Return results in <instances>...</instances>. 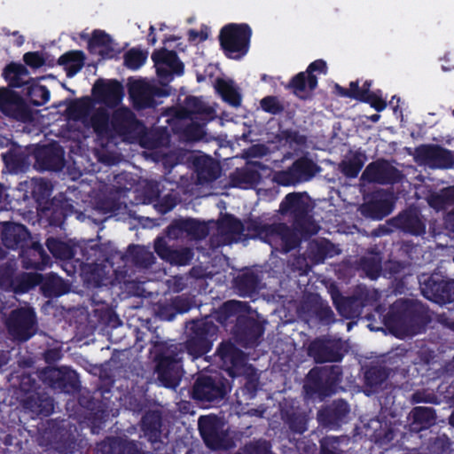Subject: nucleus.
Segmentation results:
<instances>
[{
    "label": "nucleus",
    "instance_id": "obj_1",
    "mask_svg": "<svg viewBox=\"0 0 454 454\" xmlns=\"http://www.w3.org/2000/svg\"><path fill=\"white\" fill-rule=\"evenodd\" d=\"M151 353L153 356L154 372L159 384L167 388L176 389L184 375L183 344L154 340L152 341Z\"/></svg>",
    "mask_w": 454,
    "mask_h": 454
},
{
    "label": "nucleus",
    "instance_id": "obj_2",
    "mask_svg": "<svg viewBox=\"0 0 454 454\" xmlns=\"http://www.w3.org/2000/svg\"><path fill=\"white\" fill-rule=\"evenodd\" d=\"M244 239H259L272 247H279L283 253H288L298 246L294 231L285 223H264L260 217L248 218L245 222Z\"/></svg>",
    "mask_w": 454,
    "mask_h": 454
},
{
    "label": "nucleus",
    "instance_id": "obj_3",
    "mask_svg": "<svg viewBox=\"0 0 454 454\" xmlns=\"http://www.w3.org/2000/svg\"><path fill=\"white\" fill-rule=\"evenodd\" d=\"M427 321V314L423 305L407 299L395 301L383 317L384 325L395 335L407 334Z\"/></svg>",
    "mask_w": 454,
    "mask_h": 454
},
{
    "label": "nucleus",
    "instance_id": "obj_4",
    "mask_svg": "<svg viewBox=\"0 0 454 454\" xmlns=\"http://www.w3.org/2000/svg\"><path fill=\"white\" fill-rule=\"evenodd\" d=\"M342 376L340 365L315 366L306 376L304 392L309 398L323 401L337 393Z\"/></svg>",
    "mask_w": 454,
    "mask_h": 454
},
{
    "label": "nucleus",
    "instance_id": "obj_5",
    "mask_svg": "<svg viewBox=\"0 0 454 454\" xmlns=\"http://www.w3.org/2000/svg\"><path fill=\"white\" fill-rule=\"evenodd\" d=\"M92 108L91 98L82 97L72 100L67 106V111L70 119L90 126L98 137H111V118L107 110L99 107L90 114Z\"/></svg>",
    "mask_w": 454,
    "mask_h": 454
},
{
    "label": "nucleus",
    "instance_id": "obj_6",
    "mask_svg": "<svg viewBox=\"0 0 454 454\" xmlns=\"http://www.w3.org/2000/svg\"><path fill=\"white\" fill-rule=\"evenodd\" d=\"M189 325L186 340L182 343L184 351L186 350L193 358H198L212 349L219 328L209 317L192 320Z\"/></svg>",
    "mask_w": 454,
    "mask_h": 454
},
{
    "label": "nucleus",
    "instance_id": "obj_7",
    "mask_svg": "<svg viewBox=\"0 0 454 454\" xmlns=\"http://www.w3.org/2000/svg\"><path fill=\"white\" fill-rule=\"evenodd\" d=\"M251 36L252 29L249 25L230 23L220 30V46L227 58L239 59L247 53Z\"/></svg>",
    "mask_w": 454,
    "mask_h": 454
},
{
    "label": "nucleus",
    "instance_id": "obj_8",
    "mask_svg": "<svg viewBox=\"0 0 454 454\" xmlns=\"http://www.w3.org/2000/svg\"><path fill=\"white\" fill-rule=\"evenodd\" d=\"M230 381L222 374L200 375L192 386V397L200 402H219L231 391Z\"/></svg>",
    "mask_w": 454,
    "mask_h": 454
},
{
    "label": "nucleus",
    "instance_id": "obj_9",
    "mask_svg": "<svg viewBox=\"0 0 454 454\" xmlns=\"http://www.w3.org/2000/svg\"><path fill=\"white\" fill-rule=\"evenodd\" d=\"M320 171V166L312 159L301 156L286 169L276 172L274 180L282 186L295 185L311 180Z\"/></svg>",
    "mask_w": 454,
    "mask_h": 454
},
{
    "label": "nucleus",
    "instance_id": "obj_10",
    "mask_svg": "<svg viewBox=\"0 0 454 454\" xmlns=\"http://www.w3.org/2000/svg\"><path fill=\"white\" fill-rule=\"evenodd\" d=\"M414 160L431 169H449L454 167V153L436 144H422L414 149Z\"/></svg>",
    "mask_w": 454,
    "mask_h": 454
},
{
    "label": "nucleus",
    "instance_id": "obj_11",
    "mask_svg": "<svg viewBox=\"0 0 454 454\" xmlns=\"http://www.w3.org/2000/svg\"><path fill=\"white\" fill-rule=\"evenodd\" d=\"M112 132L123 139H137L145 134L146 127L129 107L115 109L111 116Z\"/></svg>",
    "mask_w": 454,
    "mask_h": 454
},
{
    "label": "nucleus",
    "instance_id": "obj_12",
    "mask_svg": "<svg viewBox=\"0 0 454 454\" xmlns=\"http://www.w3.org/2000/svg\"><path fill=\"white\" fill-rule=\"evenodd\" d=\"M279 212L289 215L293 218L294 226L302 233L308 232V225L311 223L309 215V205L305 200L304 194L301 192H290L285 196L279 205Z\"/></svg>",
    "mask_w": 454,
    "mask_h": 454
},
{
    "label": "nucleus",
    "instance_id": "obj_13",
    "mask_svg": "<svg viewBox=\"0 0 454 454\" xmlns=\"http://www.w3.org/2000/svg\"><path fill=\"white\" fill-rule=\"evenodd\" d=\"M347 350L340 339L319 337L313 340L308 347V355L317 364L340 362Z\"/></svg>",
    "mask_w": 454,
    "mask_h": 454
},
{
    "label": "nucleus",
    "instance_id": "obj_14",
    "mask_svg": "<svg viewBox=\"0 0 454 454\" xmlns=\"http://www.w3.org/2000/svg\"><path fill=\"white\" fill-rule=\"evenodd\" d=\"M129 94L133 106L137 110H145L156 107L160 104L156 98L169 96V91L166 88L137 80L129 85Z\"/></svg>",
    "mask_w": 454,
    "mask_h": 454
},
{
    "label": "nucleus",
    "instance_id": "obj_15",
    "mask_svg": "<svg viewBox=\"0 0 454 454\" xmlns=\"http://www.w3.org/2000/svg\"><path fill=\"white\" fill-rule=\"evenodd\" d=\"M39 171H60L65 167V151L57 142L36 146L32 153Z\"/></svg>",
    "mask_w": 454,
    "mask_h": 454
},
{
    "label": "nucleus",
    "instance_id": "obj_16",
    "mask_svg": "<svg viewBox=\"0 0 454 454\" xmlns=\"http://www.w3.org/2000/svg\"><path fill=\"white\" fill-rule=\"evenodd\" d=\"M403 174L385 159L369 163L361 176V180L368 184H395L400 183Z\"/></svg>",
    "mask_w": 454,
    "mask_h": 454
},
{
    "label": "nucleus",
    "instance_id": "obj_17",
    "mask_svg": "<svg viewBox=\"0 0 454 454\" xmlns=\"http://www.w3.org/2000/svg\"><path fill=\"white\" fill-rule=\"evenodd\" d=\"M0 112L19 121L32 120L33 114L26 100L10 87L0 88Z\"/></svg>",
    "mask_w": 454,
    "mask_h": 454
},
{
    "label": "nucleus",
    "instance_id": "obj_18",
    "mask_svg": "<svg viewBox=\"0 0 454 454\" xmlns=\"http://www.w3.org/2000/svg\"><path fill=\"white\" fill-rule=\"evenodd\" d=\"M423 295L437 303L454 301V280H443L438 276L423 274L419 278Z\"/></svg>",
    "mask_w": 454,
    "mask_h": 454
},
{
    "label": "nucleus",
    "instance_id": "obj_19",
    "mask_svg": "<svg viewBox=\"0 0 454 454\" xmlns=\"http://www.w3.org/2000/svg\"><path fill=\"white\" fill-rule=\"evenodd\" d=\"M35 313L28 309H17L10 313L6 326L10 335L18 341L24 342L34 335Z\"/></svg>",
    "mask_w": 454,
    "mask_h": 454
},
{
    "label": "nucleus",
    "instance_id": "obj_20",
    "mask_svg": "<svg viewBox=\"0 0 454 454\" xmlns=\"http://www.w3.org/2000/svg\"><path fill=\"white\" fill-rule=\"evenodd\" d=\"M215 356L222 363V369L231 378L243 374L247 368L245 353L231 341H223L216 348Z\"/></svg>",
    "mask_w": 454,
    "mask_h": 454
},
{
    "label": "nucleus",
    "instance_id": "obj_21",
    "mask_svg": "<svg viewBox=\"0 0 454 454\" xmlns=\"http://www.w3.org/2000/svg\"><path fill=\"white\" fill-rule=\"evenodd\" d=\"M43 381L52 389L66 394H75L81 389L78 373L67 367L51 368L44 371Z\"/></svg>",
    "mask_w": 454,
    "mask_h": 454
},
{
    "label": "nucleus",
    "instance_id": "obj_22",
    "mask_svg": "<svg viewBox=\"0 0 454 454\" xmlns=\"http://www.w3.org/2000/svg\"><path fill=\"white\" fill-rule=\"evenodd\" d=\"M198 427L207 448L214 450L225 448L226 433L223 430V422L217 416H200Z\"/></svg>",
    "mask_w": 454,
    "mask_h": 454
},
{
    "label": "nucleus",
    "instance_id": "obj_23",
    "mask_svg": "<svg viewBox=\"0 0 454 454\" xmlns=\"http://www.w3.org/2000/svg\"><path fill=\"white\" fill-rule=\"evenodd\" d=\"M350 412L348 403L343 399L333 400L317 411L318 423L328 429L337 430L348 422Z\"/></svg>",
    "mask_w": 454,
    "mask_h": 454
},
{
    "label": "nucleus",
    "instance_id": "obj_24",
    "mask_svg": "<svg viewBox=\"0 0 454 454\" xmlns=\"http://www.w3.org/2000/svg\"><path fill=\"white\" fill-rule=\"evenodd\" d=\"M263 333V325L256 319L246 315L237 317L234 335L237 341L244 348L256 346Z\"/></svg>",
    "mask_w": 454,
    "mask_h": 454
},
{
    "label": "nucleus",
    "instance_id": "obj_25",
    "mask_svg": "<svg viewBox=\"0 0 454 454\" xmlns=\"http://www.w3.org/2000/svg\"><path fill=\"white\" fill-rule=\"evenodd\" d=\"M154 251L161 260L176 266L189 265L194 257L192 247L172 248L162 236H158L154 239Z\"/></svg>",
    "mask_w": 454,
    "mask_h": 454
},
{
    "label": "nucleus",
    "instance_id": "obj_26",
    "mask_svg": "<svg viewBox=\"0 0 454 454\" xmlns=\"http://www.w3.org/2000/svg\"><path fill=\"white\" fill-rule=\"evenodd\" d=\"M333 302L337 311L347 319L358 318L363 314L364 308L369 301L368 292H360L351 296L341 294H333Z\"/></svg>",
    "mask_w": 454,
    "mask_h": 454
},
{
    "label": "nucleus",
    "instance_id": "obj_27",
    "mask_svg": "<svg viewBox=\"0 0 454 454\" xmlns=\"http://www.w3.org/2000/svg\"><path fill=\"white\" fill-rule=\"evenodd\" d=\"M92 94L98 102L109 108H114L121 102L124 90L123 86L117 80L107 82L98 80L92 88Z\"/></svg>",
    "mask_w": 454,
    "mask_h": 454
},
{
    "label": "nucleus",
    "instance_id": "obj_28",
    "mask_svg": "<svg viewBox=\"0 0 454 454\" xmlns=\"http://www.w3.org/2000/svg\"><path fill=\"white\" fill-rule=\"evenodd\" d=\"M22 267L26 270H43L51 263V258L39 241L27 244L20 252Z\"/></svg>",
    "mask_w": 454,
    "mask_h": 454
},
{
    "label": "nucleus",
    "instance_id": "obj_29",
    "mask_svg": "<svg viewBox=\"0 0 454 454\" xmlns=\"http://www.w3.org/2000/svg\"><path fill=\"white\" fill-rule=\"evenodd\" d=\"M1 239L7 248L21 250L30 242L31 234L28 229L21 223L5 222L3 224Z\"/></svg>",
    "mask_w": 454,
    "mask_h": 454
},
{
    "label": "nucleus",
    "instance_id": "obj_30",
    "mask_svg": "<svg viewBox=\"0 0 454 454\" xmlns=\"http://www.w3.org/2000/svg\"><path fill=\"white\" fill-rule=\"evenodd\" d=\"M281 419L294 434H302L308 429V415L299 405L286 403L281 408Z\"/></svg>",
    "mask_w": 454,
    "mask_h": 454
},
{
    "label": "nucleus",
    "instance_id": "obj_31",
    "mask_svg": "<svg viewBox=\"0 0 454 454\" xmlns=\"http://www.w3.org/2000/svg\"><path fill=\"white\" fill-rule=\"evenodd\" d=\"M22 407L32 417L50 416L54 410V401L46 393H32L22 401Z\"/></svg>",
    "mask_w": 454,
    "mask_h": 454
},
{
    "label": "nucleus",
    "instance_id": "obj_32",
    "mask_svg": "<svg viewBox=\"0 0 454 454\" xmlns=\"http://www.w3.org/2000/svg\"><path fill=\"white\" fill-rule=\"evenodd\" d=\"M391 223L396 229L411 235H421L426 231L425 223L413 209L403 211L391 220Z\"/></svg>",
    "mask_w": 454,
    "mask_h": 454
},
{
    "label": "nucleus",
    "instance_id": "obj_33",
    "mask_svg": "<svg viewBox=\"0 0 454 454\" xmlns=\"http://www.w3.org/2000/svg\"><path fill=\"white\" fill-rule=\"evenodd\" d=\"M317 75H309L304 71L294 75L285 85V89L290 90L298 98L306 100L309 98V93L317 87Z\"/></svg>",
    "mask_w": 454,
    "mask_h": 454
},
{
    "label": "nucleus",
    "instance_id": "obj_34",
    "mask_svg": "<svg viewBox=\"0 0 454 454\" xmlns=\"http://www.w3.org/2000/svg\"><path fill=\"white\" fill-rule=\"evenodd\" d=\"M162 412L160 410H148L141 419V430L152 443L160 442Z\"/></svg>",
    "mask_w": 454,
    "mask_h": 454
},
{
    "label": "nucleus",
    "instance_id": "obj_35",
    "mask_svg": "<svg viewBox=\"0 0 454 454\" xmlns=\"http://www.w3.org/2000/svg\"><path fill=\"white\" fill-rule=\"evenodd\" d=\"M114 41L109 34L104 30L95 29L93 30L90 38L88 41V50L90 53L98 51V54L103 59H112L118 52L114 49Z\"/></svg>",
    "mask_w": 454,
    "mask_h": 454
},
{
    "label": "nucleus",
    "instance_id": "obj_36",
    "mask_svg": "<svg viewBox=\"0 0 454 454\" xmlns=\"http://www.w3.org/2000/svg\"><path fill=\"white\" fill-rule=\"evenodd\" d=\"M49 224L54 227H61L67 216L74 213V206L66 199L57 200L53 198L49 207L44 208Z\"/></svg>",
    "mask_w": 454,
    "mask_h": 454
},
{
    "label": "nucleus",
    "instance_id": "obj_37",
    "mask_svg": "<svg viewBox=\"0 0 454 454\" xmlns=\"http://www.w3.org/2000/svg\"><path fill=\"white\" fill-rule=\"evenodd\" d=\"M219 232L230 242H238L245 231V224L232 214H225L217 223Z\"/></svg>",
    "mask_w": 454,
    "mask_h": 454
},
{
    "label": "nucleus",
    "instance_id": "obj_38",
    "mask_svg": "<svg viewBox=\"0 0 454 454\" xmlns=\"http://www.w3.org/2000/svg\"><path fill=\"white\" fill-rule=\"evenodd\" d=\"M261 278L251 270L241 272L234 278V287L242 297H253L260 291Z\"/></svg>",
    "mask_w": 454,
    "mask_h": 454
},
{
    "label": "nucleus",
    "instance_id": "obj_39",
    "mask_svg": "<svg viewBox=\"0 0 454 454\" xmlns=\"http://www.w3.org/2000/svg\"><path fill=\"white\" fill-rule=\"evenodd\" d=\"M261 181V173L253 167L237 168L230 176V182L233 187H253L258 185Z\"/></svg>",
    "mask_w": 454,
    "mask_h": 454
},
{
    "label": "nucleus",
    "instance_id": "obj_40",
    "mask_svg": "<svg viewBox=\"0 0 454 454\" xmlns=\"http://www.w3.org/2000/svg\"><path fill=\"white\" fill-rule=\"evenodd\" d=\"M411 430L418 433L428 429L436 420V413L432 407L416 406L411 410Z\"/></svg>",
    "mask_w": 454,
    "mask_h": 454
},
{
    "label": "nucleus",
    "instance_id": "obj_41",
    "mask_svg": "<svg viewBox=\"0 0 454 454\" xmlns=\"http://www.w3.org/2000/svg\"><path fill=\"white\" fill-rule=\"evenodd\" d=\"M151 58L154 66L168 67L176 75H182L184 72V65L175 51L161 48L153 51Z\"/></svg>",
    "mask_w": 454,
    "mask_h": 454
},
{
    "label": "nucleus",
    "instance_id": "obj_42",
    "mask_svg": "<svg viewBox=\"0 0 454 454\" xmlns=\"http://www.w3.org/2000/svg\"><path fill=\"white\" fill-rule=\"evenodd\" d=\"M2 75L10 88H24L27 82L26 78L28 77L29 72L23 64L11 62L4 68Z\"/></svg>",
    "mask_w": 454,
    "mask_h": 454
},
{
    "label": "nucleus",
    "instance_id": "obj_43",
    "mask_svg": "<svg viewBox=\"0 0 454 454\" xmlns=\"http://www.w3.org/2000/svg\"><path fill=\"white\" fill-rule=\"evenodd\" d=\"M23 92L29 103L35 106H42L50 100L51 93L48 88L31 78L25 84Z\"/></svg>",
    "mask_w": 454,
    "mask_h": 454
},
{
    "label": "nucleus",
    "instance_id": "obj_44",
    "mask_svg": "<svg viewBox=\"0 0 454 454\" xmlns=\"http://www.w3.org/2000/svg\"><path fill=\"white\" fill-rule=\"evenodd\" d=\"M243 373L245 374V382L243 386L237 390L236 395L238 398L241 396L245 402H248L254 399L257 395L260 384L259 375L256 370L252 366L245 368Z\"/></svg>",
    "mask_w": 454,
    "mask_h": 454
},
{
    "label": "nucleus",
    "instance_id": "obj_45",
    "mask_svg": "<svg viewBox=\"0 0 454 454\" xmlns=\"http://www.w3.org/2000/svg\"><path fill=\"white\" fill-rule=\"evenodd\" d=\"M365 161V153L356 151L350 157L342 160L338 168L345 177L353 179L357 177Z\"/></svg>",
    "mask_w": 454,
    "mask_h": 454
},
{
    "label": "nucleus",
    "instance_id": "obj_46",
    "mask_svg": "<svg viewBox=\"0 0 454 454\" xmlns=\"http://www.w3.org/2000/svg\"><path fill=\"white\" fill-rule=\"evenodd\" d=\"M41 290L46 297H59L68 292V286L55 273L43 275Z\"/></svg>",
    "mask_w": 454,
    "mask_h": 454
},
{
    "label": "nucleus",
    "instance_id": "obj_47",
    "mask_svg": "<svg viewBox=\"0 0 454 454\" xmlns=\"http://www.w3.org/2000/svg\"><path fill=\"white\" fill-rule=\"evenodd\" d=\"M334 245L328 239L313 240L308 247V256L315 263H322L334 255Z\"/></svg>",
    "mask_w": 454,
    "mask_h": 454
},
{
    "label": "nucleus",
    "instance_id": "obj_48",
    "mask_svg": "<svg viewBox=\"0 0 454 454\" xmlns=\"http://www.w3.org/2000/svg\"><path fill=\"white\" fill-rule=\"evenodd\" d=\"M84 59L82 51H69L59 58L58 65L64 67L67 77H73L82 68Z\"/></svg>",
    "mask_w": 454,
    "mask_h": 454
},
{
    "label": "nucleus",
    "instance_id": "obj_49",
    "mask_svg": "<svg viewBox=\"0 0 454 454\" xmlns=\"http://www.w3.org/2000/svg\"><path fill=\"white\" fill-rule=\"evenodd\" d=\"M71 430L62 429L59 431V437L55 441V449L59 454H75L80 449V442L77 435Z\"/></svg>",
    "mask_w": 454,
    "mask_h": 454
},
{
    "label": "nucleus",
    "instance_id": "obj_50",
    "mask_svg": "<svg viewBox=\"0 0 454 454\" xmlns=\"http://www.w3.org/2000/svg\"><path fill=\"white\" fill-rule=\"evenodd\" d=\"M128 253L137 268L147 270L155 262L153 253L144 246L130 245L128 247Z\"/></svg>",
    "mask_w": 454,
    "mask_h": 454
},
{
    "label": "nucleus",
    "instance_id": "obj_51",
    "mask_svg": "<svg viewBox=\"0 0 454 454\" xmlns=\"http://www.w3.org/2000/svg\"><path fill=\"white\" fill-rule=\"evenodd\" d=\"M216 92L223 101L231 106H239L241 104V96L234 87L232 81H226L223 78H217L215 83Z\"/></svg>",
    "mask_w": 454,
    "mask_h": 454
},
{
    "label": "nucleus",
    "instance_id": "obj_52",
    "mask_svg": "<svg viewBox=\"0 0 454 454\" xmlns=\"http://www.w3.org/2000/svg\"><path fill=\"white\" fill-rule=\"evenodd\" d=\"M428 205L436 211L443 210L454 205V185L434 192L427 196Z\"/></svg>",
    "mask_w": 454,
    "mask_h": 454
},
{
    "label": "nucleus",
    "instance_id": "obj_53",
    "mask_svg": "<svg viewBox=\"0 0 454 454\" xmlns=\"http://www.w3.org/2000/svg\"><path fill=\"white\" fill-rule=\"evenodd\" d=\"M107 454H145L139 443L122 438H113L109 442Z\"/></svg>",
    "mask_w": 454,
    "mask_h": 454
},
{
    "label": "nucleus",
    "instance_id": "obj_54",
    "mask_svg": "<svg viewBox=\"0 0 454 454\" xmlns=\"http://www.w3.org/2000/svg\"><path fill=\"white\" fill-rule=\"evenodd\" d=\"M184 105L188 107L191 114L196 116L197 119L204 121V124L212 118V108L195 96H187L184 99Z\"/></svg>",
    "mask_w": 454,
    "mask_h": 454
},
{
    "label": "nucleus",
    "instance_id": "obj_55",
    "mask_svg": "<svg viewBox=\"0 0 454 454\" xmlns=\"http://www.w3.org/2000/svg\"><path fill=\"white\" fill-rule=\"evenodd\" d=\"M45 245L52 256L57 259L70 260L74 256L73 247L58 238H48Z\"/></svg>",
    "mask_w": 454,
    "mask_h": 454
},
{
    "label": "nucleus",
    "instance_id": "obj_56",
    "mask_svg": "<svg viewBox=\"0 0 454 454\" xmlns=\"http://www.w3.org/2000/svg\"><path fill=\"white\" fill-rule=\"evenodd\" d=\"M388 376L389 371L385 366H371L364 373L365 384L371 387H380L387 380Z\"/></svg>",
    "mask_w": 454,
    "mask_h": 454
},
{
    "label": "nucleus",
    "instance_id": "obj_57",
    "mask_svg": "<svg viewBox=\"0 0 454 454\" xmlns=\"http://www.w3.org/2000/svg\"><path fill=\"white\" fill-rule=\"evenodd\" d=\"M186 237L192 240H202L209 234L208 226L194 218H185Z\"/></svg>",
    "mask_w": 454,
    "mask_h": 454
},
{
    "label": "nucleus",
    "instance_id": "obj_58",
    "mask_svg": "<svg viewBox=\"0 0 454 454\" xmlns=\"http://www.w3.org/2000/svg\"><path fill=\"white\" fill-rule=\"evenodd\" d=\"M270 441L260 438L247 442L236 454H275Z\"/></svg>",
    "mask_w": 454,
    "mask_h": 454
},
{
    "label": "nucleus",
    "instance_id": "obj_59",
    "mask_svg": "<svg viewBox=\"0 0 454 454\" xmlns=\"http://www.w3.org/2000/svg\"><path fill=\"white\" fill-rule=\"evenodd\" d=\"M359 266L365 276L372 280H376L382 271L381 262L376 257H362Z\"/></svg>",
    "mask_w": 454,
    "mask_h": 454
},
{
    "label": "nucleus",
    "instance_id": "obj_60",
    "mask_svg": "<svg viewBox=\"0 0 454 454\" xmlns=\"http://www.w3.org/2000/svg\"><path fill=\"white\" fill-rule=\"evenodd\" d=\"M343 436H324L319 441V454H345L340 449Z\"/></svg>",
    "mask_w": 454,
    "mask_h": 454
},
{
    "label": "nucleus",
    "instance_id": "obj_61",
    "mask_svg": "<svg viewBox=\"0 0 454 454\" xmlns=\"http://www.w3.org/2000/svg\"><path fill=\"white\" fill-rule=\"evenodd\" d=\"M43 279V275L37 272H29V273H23L20 277L17 278L18 283V289L22 292L26 293L28 292L30 289L35 288L37 286H42V282Z\"/></svg>",
    "mask_w": 454,
    "mask_h": 454
},
{
    "label": "nucleus",
    "instance_id": "obj_62",
    "mask_svg": "<svg viewBox=\"0 0 454 454\" xmlns=\"http://www.w3.org/2000/svg\"><path fill=\"white\" fill-rule=\"evenodd\" d=\"M124 65L130 70L139 69L147 59V53L132 48L124 54Z\"/></svg>",
    "mask_w": 454,
    "mask_h": 454
},
{
    "label": "nucleus",
    "instance_id": "obj_63",
    "mask_svg": "<svg viewBox=\"0 0 454 454\" xmlns=\"http://www.w3.org/2000/svg\"><path fill=\"white\" fill-rule=\"evenodd\" d=\"M240 305V301L234 300L223 302L215 312V319L221 325H224L230 317H233L239 311Z\"/></svg>",
    "mask_w": 454,
    "mask_h": 454
},
{
    "label": "nucleus",
    "instance_id": "obj_64",
    "mask_svg": "<svg viewBox=\"0 0 454 454\" xmlns=\"http://www.w3.org/2000/svg\"><path fill=\"white\" fill-rule=\"evenodd\" d=\"M261 109L271 115H279L285 111V106L278 96H266L260 100Z\"/></svg>",
    "mask_w": 454,
    "mask_h": 454
}]
</instances>
